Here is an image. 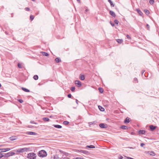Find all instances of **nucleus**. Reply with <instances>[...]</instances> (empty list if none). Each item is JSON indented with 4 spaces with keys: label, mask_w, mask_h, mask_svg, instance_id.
<instances>
[{
    "label": "nucleus",
    "mask_w": 159,
    "mask_h": 159,
    "mask_svg": "<svg viewBox=\"0 0 159 159\" xmlns=\"http://www.w3.org/2000/svg\"><path fill=\"white\" fill-rule=\"evenodd\" d=\"M30 148H20L18 149L15 151L16 152L17 154H19V153L23 152H27L30 151Z\"/></svg>",
    "instance_id": "nucleus-1"
},
{
    "label": "nucleus",
    "mask_w": 159,
    "mask_h": 159,
    "mask_svg": "<svg viewBox=\"0 0 159 159\" xmlns=\"http://www.w3.org/2000/svg\"><path fill=\"white\" fill-rule=\"evenodd\" d=\"M38 155L41 157H44L47 155L46 152L44 150H42L39 152Z\"/></svg>",
    "instance_id": "nucleus-2"
},
{
    "label": "nucleus",
    "mask_w": 159,
    "mask_h": 159,
    "mask_svg": "<svg viewBox=\"0 0 159 159\" xmlns=\"http://www.w3.org/2000/svg\"><path fill=\"white\" fill-rule=\"evenodd\" d=\"M36 157V154L33 152H31L28 154L27 157L30 159H35Z\"/></svg>",
    "instance_id": "nucleus-3"
},
{
    "label": "nucleus",
    "mask_w": 159,
    "mask_h": 159,
    "mask_svg": "<svg viewBox=\"0 0 159 159\" xmlns=\"http://www.w3.org/2000/svg\"><path fill=\"white\" fill-rule=\"evenodd\" d=\"M79 152H80L81 153H83L87 154V155H89V152L84 150H78Z\"/></svg>",
    "instance_id": "nucleus-4"
},
{
    "label": "nucleus",
    "mask_w": 159,
    "mask_h": 159,
    "mask_svg": "<svg viewBox=\"0 0 159 159\" xmlns=\"http://www.w3.org/2000/svg\"><path fill=\"white\" fill-rule=\"evenodd\" d=\"M75 83L77 85V86L78 87H81L82 85L81 83L79 80H76L75 81Z\"/></svg>",
    "instance_id": "nucleus-5"
},
{
    "label": "nucleus",
    "mask_w": 159,
    "mask_h": 159,
    "mask_svg": "<svg viewBox=\"0 0 159 159\" xmlns=\"http://www.w3.org/2000/svg\"><path fill=\"white\" fill-rule=\"evenodd\" d=\"M11 150L10 148H3L0 149V152L2 153L3 152H6L7 151H9Z\"/></svg>",
    "instance_id": "nucleus-6"
},
{
    "label": "nucleus",
    "mask_w": 159,
    "mask_h": 159,
    "mask_svg": "<svg viewBox=\"0 0 159 159\" xmlns=\"http://www.w3.org/2000/svg\"><path fill=\"white\" fill-rule=\"evenodd\" d=\"M99 127L102 128H105L107 127V125L104 123H101L99 125Z\"/></svg>",
    "instance_id": "nucleus-7"
},
{
    "label": "nucleus",
    "mask_w": 159,
    "mask_h": 159,
    "mask_svg": "<svg viewBox=\"0 0 159 159\" xmlns=\"http://www.w3.org/2000/svg\"><path fill=\"white\" fill-rule=\"evenodd\" d=\"M25 134H27L31 135H36L37 134V133L32 131L27 132H26Z\"/></svg>",
    "instance_id": "nucleus-8"
},
{
    "label": "nucleus",
    "mask_w": 159,
    "mask_h": 159,
    "mask_svg": "<svg viewBox=\"0 0 159 159\" xmlns=\"http://www.w3.org/2000/svg\"><path fill=\"white\" fill-rule=\"evenodd\" d=\"M59 152H60L61 153H62L63 154L62 156H64V155L65 156H68V155L69 154L68 153L66 152H65L61 150H59Z\"/></svg>",
    "instance_id": "nucleus-9"
},
{
    "label": "nucleus",
    "mask_w": 159,
    "mask_h": 159,
    "mask_svg": "<svg viewBox=\"0 0 159 159\" xmlns=\"http://www.w3.org/2000/svg\"><path fill=\"white\" fill-rule=\"evenodd\" d=\"M147 153L149 154L151 156H153L155 155V153L153 151H148Z\"/></svg>",
    "instance_id": "nucleus-10"
},
{
    "label": "nucleus",
    "mask_w": 159,
    "mask_h": 159,
    "mask_svg": "<svg viewBox=\"0 0 159 159\" xmlns=\"http://www.w3.org/2000/svg\"><path fill=\"white\" fill-rule=\"evenodd\" d=\"M149 128L151 131H153L156 129V126H154L152 125H151L149 126Z\"/></svg>",
    "instance_id": "nucleus-11"
},
{
    "label": "nucleus",
    "mask_w": 159,
    "mask_h": 159,
    "mask_svg": "<svg viewBox=\"0 0 159 159\" xmlns=\"http://www.w3.org/2000/svg\"><path fill=\"white\" fill-rule=\"evenodd\" d=\"M145 133V131L144 130H140L138 132V133L139 134H143Z\"/></svg>",
    "instance_id": "nucleus-12"
},
{
    "label": "nucleus",
    "mask_w": 159,
    "mask_h": 159,
    "mask_svg": "<svg viewBox=\"0 0 159 159\" xmlns=\"http://www.w3.org/2000/svg\"><path fill=\"white\" fill-rule=\"evenodd\" d=\"M136 11L140 16H142L143 13L139 9H136Z\"/></svg>",
    "instance_id": "nucleus-13"
},
{
    "label": "nucleus",
    "mask_w": 159,
    "mask_h": 159,
    "mask_svg": "<svg viewBox=\"0 0 159 159\" xmlns=\"http://www.w3.org/2000/svg\"><path fill=\"white\" fill-rule=\"evenodd\" d=\"M110 14L113 17L116 16V14L115 13L112 11H110Z\"/></svg>",
    "instance_id": "nucleus-14"
},
{
    "label": "nucleus",
    "mask_w": 159,
    "mask_h": 159,
    "mask_svg": "<svg viewBox=\"0 0 159 159\" xmlns=\"http://www.w3.org/2000/svg\"><path fill=\"white\" fill-rule=\"evenodd\" d=\"M130 118L128 117H127L124 120V122L125 123H128L129 122Z\"/></svg>",
    "instance_id": "nucleus-15"
},
{
    "label": "nucleus",
    "mask_w": 159,
    "mask_h": 159,
    "mask_svg": "<svg viewBox=\"0 0 159 159\" xmlns=\"http://www.w3.org/2000/svg\"><path fill=\"white\" fill-rule=\"evenodd\" d=\"M120 128L123 129H128V127L124 125L121 126Z\"/></svg>",
    "instance_id": "nucleus-16"
},
{
    "label": "nucleus",
    "mask_w": 159,
    "mask_h": 159,
    "mask_svg": "<svg viewBox=\"0 0 159 159\" xmlns=\"http://www.w3.org/2000/svg\"><path fill=\"white\" fill-rule=\"evenodd\" d=\"M108 2L110 3L111 7H114V4L112 2L111 0H108Z\"/></svg>",
    "instance_id": "nucleus-17"
},
{
    "label": "nucleus",
    "mask_w": 159,
    "mask_h": 159,
    "mask_svg": "<svg viewBox=\"0 0 159 159\" xmlns=\"http://www.w3.org/2000/svg\"><path fill=\"white\" fill-rule=\"evenodd\" d=\"M16 137L15 136H11L9 138V139L11 141H13L16 139Z\"/></svg>",
    "instance_id": "nucleus-18"
},
{
    "label": "nucleus",
    "mask_w": 159,
    "mask_h": 159,
    "mask_svg": "<svg viewBox=\"0 0 159 159\" xmlns=\"http://www.w3.org/2000/svg\"><path fill=\"white\" fill-rule=\"evenodd\" d=\"M80 79L81 80H84L85 79L84 76V75H80Z\"/></svg>",
    "instance_id": "nucleus-19"
},
{
    "label": "nucleus",
    "mask_w": 159,
    "mask_h": 159,
    "mask_svg": "<svg viewBox=\"0 0 159 159\" xmlns=\"http://www.w3.org/2000/svg\"><path fill=\"white\" fill-rule=\"evenodd\" d=\"M53 126H54L55 127L57 128L60 129L61 128L62 126L59 125H53Z\"/></svg>",
    "instance_id": "nucleus-20"
},
{
    "label": "nucleus",
    "mask_w": 159,
    "mask_h": 159,
    "mask_svg": "<svg viewBox=\"0 0 159 159\" xmlns=\"http://www.w3.org/2000/svg\"><path fill=\"white\" fill-rule=\"evenodd\" d=\"M55 61L57 63H58L61 61V60L60 58L57 57L55 59Z\"/></svg>",
    "instance_id": "nucleus-21"
},
{
    "label": "nucleus",
    "mask_w": 159,
    "mask_h": 159,
    "mask_svg": "<svg viewBox=\"0 0 159 159\" xmlns=\"http://www.w3.org/2000/svg\"><path fill=\"white\" fill-rule=\"evenodd\" d=\"M95 147L94 145H87L86 147V148H94Z\"/></svg>",
    "instance_id": "nucleus-22"
},
{
    "label": "nucleus",
    "mask_w": 159,
    "mask_h": 159,
    "mask_svg": "<svg viewBox=\"0 0 159 159\" xmlns=\"http://www.w3.org/2000/svg\"><path fill=\"white\" fill-rule=\"evenodd\" d=\"M21 89L24 91L25 92H29L30 91L28 89H27L26 88H24L23 87H22Z\"/></svg>",
    "instance_id": "nucleus-23"
},
{
    "label": "nucleus",
    "mask_w": 159,
    "mask_h": 159,
    "mask_svg": "<svg viewBox=\"0 0 159 159\" xmlns=\"http://www.w3.org/2000/svg\"><path fill=\"white\" fill-rule=\"evenodd\" d=\"M98 107L99 109L101 111H104V109L100 106H99Z\"/></svg>",
    "instance_id": "nucleus-24"
},
{
    "label": "nucleus",
    "mask_w": 159,
    "mask_h": 159,
    "mask_svg": "<svg viewBox=\"0 0 159 159\" xmlns=\"http://www.w3.org/2000/svg\"><path fill=\"white\" fill-rule=\"evenodd\" d=\"M42 55L43 56H48L49 54L48 53L46 52H42Z\"/></svg>",
    "instance_id": "nucleus-25"
},
{
    "label": "nucleus",
    "mask_w": 159,
    "mask_h": 159,
    "mask_svg": "<svg viewBox=\"0 0 159 159\" xmlns=\"http://www.w3.org/2000/svg\"><path fill=\"white\" fill-rule=\"evenodd\" d=\"M59 157L57 155H54L53 156V159H59Z\"/></svg>",
    "instance_id": "nucleus-26"
},
{
    "label": "nucleus",
    "mask_w": 159,
    "mask_h": 159,
    "mask_svg": "<svg viewBox=\"0 0 159 159\" xmlns=\"http://www.w3.org/2000/svg\"><path fill=\"white\" fill-rule=\"evenodd\" d=\"M98 90H99V91L101 93H102L103 92V89L102 88H101V87L99 88Z\"/></svg>",
    "instance_id": "nucleus-27"
},
{
    "label": "nucleus",
    "mask_w": 159,
    "mask_h": 159,
    "mask_svg": "<svg viewBox=\"0 0 159 159\" xmlns=\"http://www.w3.org/2000/svg\"><path fill=\"white\" fill-rule=\"evenodd\" d=\"M43 119V120L45 121H48L49 120V119L47 117H44Z\"/></svg>",
    "instance_id": "nucleus-28"
},
{
    "label": "nucleus",
    "mask_w": 159,
    "mask_h": 159,
    "mask_svg": "<svg viewBox=\"0 0 159 159\" xmlns=\"http://www.w3.org/2000/svg\"><path fill=\"white\" fill-rule=\"evenodd\" d=\"M38 76L37 75H34L33 77V78L34 80H37L38 79Z\"/></svg>",
    "instance_id": "nucleus-29"
},
{
    "label": "nucleus",
    "mask_w": 159,
    "mask_h": 159,
    "mask_svg": "<svg viewBox=\"0 0 159 159\" xmlns=\"http://www.w3.org/2000/svg\"><path fill=\"white\" fill-rule=\"evenodd\" d=\"M116 41L118 43H121L122 42H123V40L122 39H117Z\"/></svg>",
    "instance_id": "nucleus-30"
},
{
    "label": "nucleus",
    "mask_w": 159,
    "mask_h": 159,
    "mask_svg": "<svg viewBox=\"0 0 159 159\" xmlns=\"http://www.w3.org/2000/svg\"><path fill=\"white\" fill-rule=\"evenodd\" d=\"M144 12L146 14H149V11L148 10H144Z\"/></svg>",
    "instance_id": "nucleus-31"
},
{
    "label": "nucleus",
    "mask_w": 159,
    "mask_h": 159,
    "mask_svg": "<svg viewBox=\"0 0 159 159\" xmlns=\"http://www.w3.org/2000/svg\"><path fill=\"white\" fill-rule=\"evenodd\" d=\"M154 2V0H149V3L151 5H152Z\"/></svg>",
    "instance_id": "nucleus-32"
},
{
    "label": "nucleus",
    "mask_w": 159,
    "mask_h": 159,
    "mask_svg": "<svg viewBox=\"0 0 159 159\" xmlns=\"http://www.w3.org/2000/svg\"><path fill=\"white\" fill-rule=\"evenodd\" d=\"M63 123L65 125H67L69 124V122L67 121H64L63 122Z\"/></svg>",
    "instance_id": "nucleus-33"
},
{
    "label": "nucleus",
    "mask_w": 159,
    "mask_h": 159,
    "mask_svg": "<svg viewBox=\"0 0 159 159\" xmlns=\"http://www.w3.org/2000/svg\"><path fill=\"white\" fill-rule=\"evenodd\" d=\"M75 87H73L70 89V90L72 92H74L75 91Z\"/></svg>",
    "instance_id": "nucleus-34"
},
{
    "label": "nucleus",
    "mask_w": 159,
    "mask_h": 159,
    "mask_svg": "<svg viewBox=\"0 0 159 159\" xmlns=\"http://www.w3.org/2000/svg\"><path fill=\"white\" fill-rule=\"evenodd\" d=\"M34 18V16L32 15H30V18L31 20H32Z\"/></svg>",
    "instance_id": "nucleus-35"
},
{
    "label": "nucleus",
    "mask_w": 159,
    "mask_h": 159,
    "mask_svg": "<svg viewBox=\"0 0 159 159\" xmlns=\"http://www.w3.org/2000/svg\"><path fill=\"white\" fill-rule=\"evenodd\" d=\"M95 123V121H92V122H89V125H93V124H94Z\"/></svg>",
    "instance_id": "nucleus-36"
},
{
    "label": "nucleus",
    "mask_w": 159,
    "mask_h": 159,
    "mask_svg": "<svg viewBox=\"0 0 159 159\" xmlns=\"http://www.w3.org/2000/svg\"><path fill=\"white\" fill-rule=\"evenodd\" d=\"M114 23L118 25L119 23V21L116 20H115L114 21Z\"/></svg>",
    "instance_id": "nucleus-37"
},
{
    "label": "nucleus",
    "mask_w": 159,
    "mask_h": 159,
    "mask_svg": "<svg viewBox=\"0 0 159 159\" xmlns=\"http://www.w3.org/2000/svg\"><path fill=\"white\" fill-rule=\"evenodd\" d=\"M17 101L21 103H22L23 102V100L21 99H18Z\"/></svg>",
    "instance_id": "nucleus-38"
},
{
    "label": "nucleus",
    "mask_w": 159,
    "mask_h": 159,
    "mask_svg": "<svg viewBox=\"0 0 159 159\" xmlns=\"http://www.w3.org/2000/svg\"><path fill=\"white\" fill-rule=\"evenodd\" d=\"M4 156L3 154L0 152V158L3 157Z\"/></svg>",
    "instance_id": "nucleus-39"
},
{
    "label": "nucleus",
    "mask_w": 159,
    "mask_h": 159,
    "mask_svg": "<svg viewBox=\"0 0 159 159\" xmlns=\"http://www.w3.org/2000/svg\"><path fill=\"white\" fill-rule=\"evenodd\" d=\"M134 81H135V83H138V79L137 78H135L134 79Z\"/></svg>",
    "instance_id": "nucleus-40"
},
{
    "label": "nucleus",
    "mask_w": 159,
    "mask_h": 159,
    "mask_svg": "<svg viewBox=\"0 0 159 159\" xmlns=\"http://www.w3.org/2000/svg\"><path fill=\"white\" fill-rule=\"evenodd\" d=\"M25 10L26 11H29L30 10V8L29 7H25Z\"/></svg>",
    "instance_id": "nucleus-41"
},
{
    "label": "nucleus",
    "mask_w": 159,
    "mask_h": 159,
    "mask_svg": "<svg viewBox=\"0 0 159 159\" xmlns=\"http://www.w3.org/2000/svg\"><path fill=\"white\" fill-rule=\"evenodd\" d=\"M126 37L128 39H131L130 37L128 35H126Z\"/></svg>",
    "instance_id": "nucleus-42"
},
{
    "label": "nucleus",
    "mask_w": 159,
    "mask_h": 159,
    "mask_svg": "<svg viewBox=\"0 0 159 159\" xmlns=\"http://www.w3.org/2000/svg\"><path fill=\"white\" fill-rule=\"evenodd\" d=\"M30 122L31 124H37V123H35L34 122V121H31Z\"/></svg>",
    "instance_id": "nucleus-43"
},
{
    "label": "nucleus",
    "mask_w": 159,
    "mask_h": 159,
    "mask_svg": "<svg viewBox=\"0 0 159 159\" xmlns=\"http://www.w3.org/2000/svg\"><path fill=\"white\" fill-rule=\"evenodd\" d=\"M67 97L68 98H70L71 97V95L70 94H68Z\"/></svg>",
    "instance_id": "nucleus-44"
},
{
    "label": "nucleus",
    "mask_w": 159,
    "mask_h": 159,
    "mask_svg": "<svg viewBox=\"0 0 159 159\" xmlns=\"http://www.w3.org/2000/svg\"><path fill=\"white\" fill-rule=\"evenodd\" d=\"M9 153H10L11 156H13L15 154V153L13 152H9Z\"/></svg>",
    "instance_id": "nucleus-45"
},
{
    "label": "nucleus",
    "mask_w": 159,
    "mask_h": 159,
    "mask_svg": "<svg viewBox=\"0 0 159 159\" xmlns=\"http://www.w3.org/2000/svg\"><path fill=\"white\" fill-rule=\"evenodd\" d=\"M18 67L20 68H22V67H21V65L19 63H18Z\"/></svg>",
    "instance_id": "nucleus-46"
},
{
    "label": "nucleus",
    "mask_w": 159,
    "mask_h": 159,
    "mask_svg": "<svg viewBox=\"0 0 159 159\" xmlns=\"http://www.w3.org/2000/svg\"><path fill=\"white\" fill-rule=\"evenodd\" d=\"M145 145V144L144 143H141V144H140V146L141 147H143L144 145Z\"/></svg>",
    "instance_id": "nucleus-47"
},
{
    "label": "nucleus",
    "mask_w": 159,
    "mask_h": 159,
    "mask_svg": "<svg viewBox=\"0 0 159 159\" xmlns=\"http://www.w3.org/2000/svg\"><path fill=\"white\" fill-rule=\"evenodd\" d=\"M126 158L127 159H134L132 158L128 157H126Z\"/></svg>",
    "instance_id": "nucleus-48"
},
{
    "label": "nucleus",
    "mask_w": 159,
    "mask_h": 159,
    "mask_svg": "<svg viewBox=\"0 0 159 159\" xmlns=\"http://www.w3.org/2000/svg\"><path fill=\"white\" fill-rule=\"evenodd\" d=\"M119 158L120 159H122L123 158V157L122 156H120L119 157Z\"/></svg>",
    "instance_id": "nucleus-49"
},
{
    "label": "nucleus",
    "mask_w": 159,
    "mask_h": 159,
    "mask_svg": "<svg viewBox=\"0 0 159 159\" xmlns=\"http://www.w3.org/2000/svg\"><path fill=\"white\" fill-rule=\"evenodd\" d=\"M75 101H76V104L77 105H78V100L77 99H76Z\"/></svg>",
    "instance_id": "nucleus-50"
},
{
    "label": "nucleus",
    "mask_w": 159,
    "mask_h": 159,
    "mask_svg": "<svg viewBox=\"0 0 159 159\" xmlns=\"http://www.w3.org/2000/svg\"><path fill=\"white\" fill-rule=\"evenodd\" d=\"M146 27H147L148 28H149V25L148 24H147L146 25Z\"/></svg>",
    "instance_id": "nucleus-51"
},
{
    "label": "nucleus",
    "mask_w": 159,
    "mask_h": 159,
    "mask_svg": "<svg viewBox=\"0 0 159 159\" xmlns=\"http://www.w3.org/2000/svg\"><path fill=\"white\" fill-rule=\"evenodd\" d=\"M110 24H111V25L112 26H114V24H113L112 23H111V22H110Z\"/></svg>",
    "instance_id": "nucleus-52"
},
{
    "label": "nucleus",
    "mask_w": 159,
    "mask_h": 159,
    "mask_svg": "<svg viewBox=\"0 0 159 159\" xmlns=\"http://www.w3.org/2000/svg\"><path fill=\"white\" fill-rule=\"evenodd\" d=\"M144 72H145V70H143L142 71V75H143V73H144Z\"/></svg>",
    "instance_id": "nucleus-53"
},
{
    "label": "nucleus",
    "mask_w": 159,
    "mask_h": 159,
    "mask_svg": "<svg viewBox=\"0 0 159 159\" xmlns=\"http://www.w3.org/2000/svg\"><path fill=\"white\" fill-rule=\"evenodd\" d=\"M78 159H84L83 158H81V157H77Z\"/></svg>",
    "instance_id": "nucleus-54"
},
{
    "label": "nucleus",
    "mask_w": 159,
    "mask_h": 159,
    "mask_svg": "<svg viewBox=\"0 0 159 159\" xmlns=\"http://www.w3.org/2000/svg\"><path fill=\"white\" fill-rule=\"evenodd\" d=\"M88 11V9H86L85 10V12H87V11Z\"/></svg>",
    "instance_id": "nucleus-55"
},
{
    "label": "nucleus",
    "mask_w": 159,
    "mask_h": 159,
    "mask_svg": "<svg viewBox=\"0 0 159 159\" xmlns=\"http://www.w3.org/2000/svg\"><path fill=\"white\" fill-rule=\"evenodd\" d=\"M28 127L29 128H32V126L31 125H29Z\"/></svg>",
    "instance_id": "nucleus-56"
},
{
    "label": "nucleus",
    "mask_w": 159,
    "mask_h": 159,
    "mask_svg": "<svg viewBox=\"0 0 159 159\" xmlns=\"http://www.w3.org/2000/svg\"><path fill=\"white\" fill-rule=\"evenodd\" d=\"M77 1L79 2H80V0H77Z\"/></svg>",
    "instance_id": "nucleus-57"
},
{
    "label": "nucleus",
    "mask_w": 159,
    "mask_h": 159,
    "mask_svg": "<svg viewBox=\"0 0 159 159\" xmlns=\"http://www.w3.org/2000/svg\"><path fill=\"white\" fill-rule=\"evenodd\" d=\"M32 1H35V0H31Z\"/></svg>",
    "instance_id": "nucleus-58"
},
{
    "label": "nucleus",
    "mask_w": 159,
    "mask_h": 159,
    "mask_svg": "<svg viewBox=\"0 0 159 159\" xmlns=\"http://www.w3.org/2000/svg\"><path fill=\"white\" fill-rule=\"evenodd\" d=\"M2 145H0V147H1V146H2Z\"/></svg>",
    "instance_id": "nucleus-59"
},
{
    "label": "nucleus",
    "mask_w": 159,
    "mask_h": 159,
    "mask_svg": "<svg viewBox=\"0 0 159 159\" xmlns=\"http://www.w3.org/2000/svg\"><path fill=\"white\" fill-rule=\"evenodd\" d=\"M1 86V84H0V87Z\"/></svg>",
    "instance_id": "nucleus-60"
},
{
    "label": "nucleus",
    "mask_w": 159,
    "mask_h": 159,
    "mask_svg": "<svg viewBox=\"0 0 159 159\" xmlns=\"http://www.w3.org/2000/svg\"><path fill=\"white\" fill-rule=\"evenodd\" d=\"M130 148H132H132H132V147H130Z\"/></svg>",
    "instance_id": "nucleus-61"
},
{
    "label": "nucleus",
    "mask_w": 159,
    "mask_h": 159,
    "mask_svg": "<svg viewBox=\"0 0 159 159\" xmlns=\"http://www.w3.org/2000/svg\"><path fill=\"white\" fill-rule=\"evenodd\" d=\"M65 158V157H64V158H63V159H66Z\"/></svg>",
    "instance_id": "nucleus-62"
}]
</instances>
